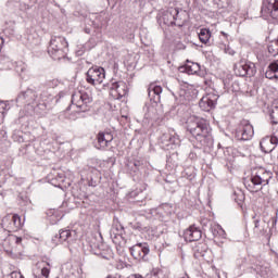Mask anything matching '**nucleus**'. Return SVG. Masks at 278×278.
I'll use <instances>...</instances> for the list:
<instances>
[{"instance_id":"f257e3e1","label":"nucleus","mask_w":278,"mask_h":278,"mask_svg":"<svg viewBox=\"0 0 278 278\" xmlns=\"http://www.w3.org/2000/svg\"><path fill=\"white\" fill-rule=\"evenodd\" d=\"M187 130L200 142V147H207L212 142V129L205 119L191 116L187 121Z\"/></svg>"},{"instance_id":"f03ea898","label":"nucleus","mask_w":278,"mask_h":278,"mask_svg":"<svg viewBox=\"0 0 278 278\" xmlns=\"http://www.w3.org/2000/svg\"><path fill=\"white\" fill-rule=\"evenodd\" d=\"M273 179V172L264 167L256 168L252 172L250 181L245 182V188L249 192H260L264 186H268Z\"/></svg>"},{"instance_id":"7ed1b4c3","label":"nucleus","mask_w":278,"mask_h":278,"mask_svg":"<svg viewBox=\"0 0 278 278\" xmlns=\"http://www.w3.org/2000/svg\"><path fill=\"white\" fill-rule=\"evenodd\" d=\"M68 51V41L63 36H52L48 47V53L52 60H62Z\"/></svg>"},{"instance_id":"20e7f679","label":"nucleus","mask_w":278,"mask_h":278,"mask_svg":"<svg viewBox=\"0 0 278 278\" xmlns=\"http://www.w3.org/2000/svg\"><path fill=\"white\" fill-rule=\"evenodd\" d=\"M72 105L79 109V112H88L92 105V91L78 90L72 94Z\"/></svg>"},{"instance_id":"39448f33","label":"nucleus","mask_w":278,"mask_h":278,"mask_svg":"<svg viewBox=\"0 0 278 278\" xmlns=\"http://www.w3.org/2000/svg\"><path fill=\"white\" fill-rule=\"evenodd\" d=\"M163 23L167 27H184L186 20L181 18L179 9L170 8L163 13Z\"/></svg>"},{"instance_id":"423d86ee","label":"nucleus","mask_w":278,"mask_h":278,"mask_svg":"<svg viewBox=\"0 0 278 278\" xmlns=\"http://www.w3.org/2000/svg\"><path fill=\"white\" fill-rule=\"evenodd\" d=\"M160 144L165 151H170V149H177L181 144V139L176 131L165 132L160 137Z\"/></svg>"},{"instance_id":"0eeeda50","label":"nucleus","mask_w":278,"mask_h":278,"mask_svg":"<svg viewBox=\"0 0 278 278\" xmlns=\"http://www.w3.org/2000/svg\"><path fill=\"white\" fill-rule=\"evenodd\" d=\"M1 227L9 233H14L23 227V222L18 214L7 215L1 220Z\"/></svg>"},{"instance_id":"6e6552de","label":"nucleus","mask_w":278,"mask_h":278,"mask_svg":"<svg viewBox=\"0 0 278 278\" xmlns=\"http://www.w3.org/2000/svg\"><path fill=\"white\" fill-rule=\"evenodd\" d=\"M261 14L265 20L278 21V0H263Z\"/></svg>"},{"instance_id":"1a4fd4ad","label":"nucleus","mask_w":278,"mask_h":278,"mask_svg":"<svg viewBox=\"0 0 278 278\" xmlns=\"http://www.w3.org/2000/svg\"><path fill=\"white\" fill-rule=\"evenodd\" d=\"M103 79H105V68L103 67H91L86 73V81L91 86L103 84Z\"/></svg>"},{"instance_id":"9d476101","label":"nucleus","mask_w":278,"mask_h":278,"mask_svg":"<svg viewBox=\"0 0 278 278\" xmlns=\"http://www.w3.org/2000/svg\"><path fill=\"white\" fill-rule=\"evenodd\" d=\"M255 130L253 129V125H251L249 121L243 119L235 132V138L236 140L248 141L253 138Z\"/></svg>"},{"instance_id":"9b49d317","label":"nucleus","mask_w":278,"mask_h":278,"mask_svg":"<svg viewBox=\"0 0 278 278\" xmlns=\"http://www.w3.org/2000/svg\"><path fill=\"white\" fill-rule=\"evenodd\" d=\"M256 73L255 63L241 61L235 65V75L238 77H253Z\"/></svg>"},{"instance_id":"f8f14e48","label":"nucleus","mask_w":278,"mask_h":278,"mask_svg":"<svg viewBox=\"0 0 278 278\" xmlns=\"http://www.w3.org/2000/svg\"><path fill=\"white\" fill-rule=\"evenodd\" d=\"M37 99L38 93L33 89H27L17 96L16 103L20 108H22V105H34Z\"/></svg>"},{"instance_id":"ddd939ff","label":"nucleus","mask_w":278,"mask_h":278,"mask_svg":"<svg viewBox=\"0 0 278 278\" xmlns=\"http://www.w3.org/2000/svg\"><path fill=\"white\" fill-rule=\"evenodd\" d=\"M127 92H129V89L123 80L114 81L110 86V94L113 99L119 100L122 97H126Z\"/></svg>"},{"instance_id":"4468645a","label":"nucleus","mask_w":278,"mask_h":278,"mask_svg":"<svg viewBox=\"0 0 278 278\" xmlns=\"http://www.w3.org/2000/svg\"><path fill=\"white\" fill-rule=\"evenodd\" d=\"M77 237V232L75 230H60L59 236H54L52 238V243L54 247H58V244H62V242H73V240Z\"/></svg>"},{"instance_id":"2eb2a0df","label":"nucleus","mask_w":278,"mask_h":278,"mask_svg":"<svg viewBox=\"0 0 278 278\" xmlns=\"http://www.w3.org/2000/svg\"><path fill=\"white\" fill-rule=\"evenodd\" d=\"M149 253V244L147 243H138L130 248V255H132L135 260H143V262H147Z\"/></svg>"},{"instance_id":"dca6fc26","label":"nucleus","mask_w":278,"mask_h":278,"mask_svg":"<svg viewBox=\"0 0 278 278\" xmlns=\"http://www.w3.org/2000/svg\"><path fill=\"white\" fill-rule=\"evenodd\" d=\"M218 101V96L215 93H207L206 96L202 97V99L199 102L200 109L203 110V112H210L216 108V103Z\"/></svg>"},{"instance_id":"f3484780","label":"nucleus","mask_w":278,"mask_h":278,"mask_svg":"<svg viewBox=\"0 0 278 278\" xmlns=\"http://www.w3.org/2000/svg\"><path fill=\"white\" fill-rule=\"evenodd\" d=\"M97 140L98 142L96 144V149L104 151V149H108V147H110L112 140H114V136L112 135V132L100 131L97 135Z\"/></svg>"},{"instance_id":"a211bd4d","label":"nucleus","mask_w":278,"mask_h":278,"mask_svg":"<svg viewBox=\"0 0 278 278\" xmlns=\"http://www.w3.org/2000/svg\"><path fill=\"white\" fill-rule=\"evenodd\" d=\"M278 144V138L276 136L266 137L261 140L260 147L263 153H273Z\"/></svg>"},{"instance_id":"6ab92c4d","label":"nucleus","mask_w":278,"mask_h":278,"mask_svg":"<svg viewBox=\"0 0 278 278\" xmlns=\"http://www.w3.org/2000/svg\"><path fill=\"white\" fill-rule=\"evenodd\" d=\"M184 236L187 242H197L200 238H202L203 233L199 227L191 225L185 230Z\"/></svg>"},{"instance_id":"aec40b11","label":"nucleus","mask_w":278,"mask_h":278,"mask_svg":"<svg viewBox=\"0 0 278 278\" xmlns=\"http://www.w3.org/2000/svg\"><path fill=\"white\" fill-rule=\"evenodd\" d=\"M162 86L156 84H150L148 88V97L150 98V101H154V103H160V100L162 99Z\"/></svg>"},{"instance_id":"412c9836","label":"nucleus","mask_w":278,"mask_h":278,"mask_svg":"<svg viewBox=\"0 0 278 278\" xmlns=\"http://www.w3.org/2000/svg\"><path fill=\"white\" fill-rule=\"evenodd\" d=\"M181 68L182 73H187V75H197V73L201 71V65L199 63L187 61V64Z\"/></svg>"},{"instance_id":"4be33fe9","label":"nucleus","mask_w":278,"mask_h":278,"mask_svg":"<svg viewBox=\"0 0 278 278\" xmlns=\"http://www.w3.org/2000/svg\"><path fill=\"white\" fill-rule=\"evenodd\" d=\"M206 254H207V244L198 243L195 247H193V255L195 260H199L200 257H205Z\"/></svg>"},{"instance_id":"5701e85b","label":"nucleus","mask_w":278,"mask_h":278,"mask_svg":"<svg viewBox=\"0 0 278 278\" xmlns=\"http://www.w3.org/2000/svg\"><path fill=\"white\" fill-rule=\"evenodd\" d=\"M125 232V228L119 223H114L111 228V238L115 240L118 238H123V233Z\"/></svg>"},{"instance_id":"b1692460","label":"nucleus","mask_w":278,"mask_h":278,"mask_svg":"<svg viewBox=\"0 0 278 278\" xmlns=\"http://www.w3.org/2000/svg\"><path fill=\"white\" fill-rule=\"evenodd\" d=\"M200 42L202 45H211L210 39L212 38V31L207 28L200 29V33L198 34Z\"/></svg>"},{"instance_id":"393cba45","label":"nucleus","mask_w":278,"mask_h":278,"mask_svg":"<svg viewBox=\"0 0 278 278\" xmlns=\"http://www.w3.org/2000/svg\"><path fill=\"white\" fill-rule=\"evenodd\" d=\"M268 53L271 55V58H277L278 55V39L270 41L267 46Z\"/></svg>"},{"instance_id":"a878e982","label":"nucleus","mask_w":278,"mask_h":278,"mask_svg":"<svg viewBox=\"0 0 278 278\" xmlns=\"http://www.w3.org/2000/svg\"><path fill=\"white\" fill-rule=\"evenodd\" d=\"M47 266H42L40 269L41 276H37L36 274H34L35 278H49V275L51 273V265L49 263H46Z\"/></svg>"},{"instance_id":"bb28decb","label":"nucleus","mask_w":278,"mask_h":278,"mask_svg":"<svg viewBox=\"0 0 278 278\" xmlns=\"http://www.w3.org/2000/svg\"><path fill=\"white\" fill-rule=\"evenodd\" d=\"M127 166L130 173H138L142 168V163L140 161L129 162Z\"/></svg>"},{"instance_id":"cd10ccee","label":"nucleus","mask_w":278,"mask_h":278,"mask_svg":"<svg viewBox=\"0 0 278 278\" xmlns=\"http://www.w3.org/2000/svg\"><path fill=\"white\" fill-rule=\"evenodd\" d=\"M51 182L56 188H62V184H64V174H58V176L53 178Z\"/></svg>"},{"instance_id":"c85d7f7f","label":"nucleus","mask_w":278,"mask_h":278,"mask_svg":"<svg viewBox=\"0 0 278 278\" xmlns=\"http://www.w3.org/2000/svg\"><path fill=\"white\" fill-rule=\"evenodd\" d=\"M8 110H10L8 103L0 101V123H2L3 118H5V112H8Z\"/></svg>"},{"instance_id":"c756f323","label":"nucleus","mask_w":278,"mask_h":278,"mask_svg":"<svg viewBox=\"0 0 278 278\" xmlns=\"http://www.w3.org/2000/svg\"><path fill=\"white\" fill-rule=\"evenodd\" d=\"M271 125H278V106H274L270 111Z\"/></svg>"},{"instance_id":"7c9ffc66","label":"nucleus","mask_w":278,"mask_h":278,"mask_svg":"<svg viewBox=\"0 0 278 278\" xmlns=\"http://www.w3.org/2000/svg\"><path fill=\"white\" fill-rule=\"evenodd\" d=\"M253 273L256 275H260L261 277H266L268 275V268L263 266H256L255 268H252Z\"/></svg>"},{"instance_id":"2f4dec72","label":"nucleus","mask_w":278,"mask_h":278,"mask_svg":"<svg viewBox=\"0 0 278 278\" xmlns=\"http://www.w3.org/2000/svg\"><path fill=\"white\" fill-rule=\"evenodd\" d=\"M46 86L47 88H58V86H60V80L56 78L48 79L46 80Z\"/></svg>"},{"instance_id":"473e14b6","label":"nucleus","mask_w":278,"mask_h":278,"mask_svg":"<svg viewBox=\"0 0 278 278\" xmlns=\"http://www.w3.org/2000/svg\"><path fill=\"white\" fill-rule=\"evenodd\" d=\"M27 72V64L20 62L16 66V73H20V75H23V73Z\"/></svg>"},{"instance_id":"72a5a7b5","label":"nucleus","mask_w":278,"mask_h":278,"mask_svg":"<svg viewBox=\"0 0 278 278\" xmlns=\"http://www.w3.org/2000/svg\"><path fill=\"white\" fill-rule=\"evenodd\" d=\"M235 197H237L235 199L237 203H242V201H244V192H242V190L235 191Z\"/></svg>"},{"instance_id":"f704fd0d","label":"nucleus","mask_w":278,"mask_h":278,"mask_svg":"<svg viewBox=\"0 0 278 278\" xmlns=\"http://www.w3.org/2000/svg\"><path fill=\"white\" fill-rule=\"evenodd\" d=\"M91 251L94 253V255H101V252L99 249H101V244L99 243H90Z\"/></svg>"},{"instance_id":"c9c22d12","label":"nucleus","mask_w":278,"mask_h":278,"mask_svg":"<svg viewBox=\"0 0 278 278\" xmlns=\"http://www.w3.org/2000/svg\"><path fill=\"white\" fill-rule=\"evenodd\" d=\"M268 71L271 73H278V60L268 65Z\"/></svg>"},{"instance_id":"e433bc0d","label":"nucleus","mask_w":278,"mask_h":278,"mask_svg":"<svg viewBox=\"0 0 278 278\" xmlns=\"http://www.w3.org/2000/svg\"><path fill=\"white\" fill-rule=\"evenodd\" d=\"M151 275H152V277L160 278V277H162L163 271H162V269L156 267V268L152 269Z\"/></svg>"},{"instance_id":"4c0bfd02","label":"nucleus","mask_w":278,"mask_h":278,"mask_svg":"<svg viewBox=\"0 0 278 278\" xmlns=\"http://www.w3.org/2000/svg\"><path fill=\"white\" fill-rule=\"evenodd\" d=\"M213 235L216 237V236H220V238H225L226 233H225V230L220 227H217V232H216V229H214V232Z\"/></svg>"},{"instance_id":"58836bf2","label":"nucleus","mask_w":278,"mask_h":278,"mask_svg":"<svg viewBox=\"0 0 278 278\" xmlns=\"http://www.w3.org/2000/svg\"><path fill=\"white\" fill-rule=\"evenodd\" d=\"M40 99L43 103H49L50 99H52L51 94L47 96V93L43 91L40 94Z\"/></svg>"},{"instance_id":"ea45409f","label":"nucleus","mask_w":278,"mask_h":278,"mask_svg":"<svg viewBox=\"0 0 278 278\" xmlns=\"http://www.w3.org/2000/svg\"><path fill=\"white\" fill-rule=\"evenodd\" d=\"M225 53H228V55H236V51L231 49L229 46L225 48Z\"/></svg>"},{"instance_id":"a19ab883","label":"nucleus","mask_w":278,"mask_h":278,"mask_svg":"<svg viewBox=\"0 0 278 278\" xmlns=\"http://www.w3.org/2000/svg\"><path fill=\"white\" fill-rule=\"evenodd\" d=\"M265 77L267 79H275V73L270 72L269 70L265 73Z\"/></svg>"},{"instance_id":"79ce46f5","label":"nucleus","mask_w":278,"mask_h":278,"mask_svg":"<svg viewBox=\"0 0 278 278\" xmlns=\"http://www.w3.org/2000/svg\"><path fill=\"white\" fill-rule=\"evenodd\" d=\"M10 277H11V278H25V277H23V276L21 275V273H18V271H13V273H11Z\"/></svg>"},{"instance_id":"37998d69","label":"nucleus","mask_w":278,"mask_h":278,"mask_svg":"<svg viewBox=\"0 0 278 278\" xmlns=\"http://www.w3.org/2000/svg\"><path fill=\"white\" fill-rule=\"evenodd\" d=\"M189 160H192V161L197 160V153L190 152L189 153Z\"/></svg>"},{"instance_id":"c03bdc74","label":"nucleus","mask_w":278,"mask_h":278,"mask_svg":"<svg viewBox=\"0 0 278 278\" xmlns=\"http://www.w3.org/2000/svg\"><path fill=\"white\" fill-rule=\"evenodd\" d=\"M254 227L255 229H260V219L254 220Z\"/></svg>"},{"instance_id":"a18cd8bd","label":"nucleus","mask_w":278,"mask_h":278,"mask_svg":"<svg viewBox=\"0 0 278 278\" xmlns=\"http://www.w3.org/2000/svg\"><path fill=\"white\" fill-rule=\"evenodd\" d=\"M127 278H143V277L138 274H132V275L128 276Z\"/></svg>"},{"instance_id":"49530a36","label":"nucleus","mask_w":278,"mask_h":278,"mask_svg":"<svg viewBox=\"0 0 278 278\" xmlns=\"http://www.w3.org/2000/svg\"><path fill=\"white\" fill-rule=\"evenodd\" d=\"M15 242H16V244H21L23 242V238L16 237Z\"/></svg>"},{"instance_id":"de8ad7c7","label":"nucleus","mask_w":278,"mask_h":278,"mask_svg":"<svg viewBox=\"0 0 278 278\" xmlns=\"http://www.w3.org/2000/svg\"><path fill=\"white\" fill-rule=\"evenodd\" d=\"M177 49H186V45H184V43H178V45H177Z\"/></svg>"},{"instance_id":"09e8293b","label":"nucleus","mask_w":278,"mask_h":278,"mask_svg":"<svg viewBox=\"0 0 278 278\" xmlns=\"http://www.w3.org/2000/svg\"><path fill=\"white\" fill-rule=\"evenodd\" d=\"M90 28H85V34H90Z\"/></svg>"},{"instance_id":"8fccbe9b","label":"nucleus","mask_w":278,"mask_h":278,"mask_svg":"<svg viewBox=\"0 0 278 278\" xmlns=\"http://www.w3.org/2000/svg\"><path fill=\"white\" fill-rule=\"evenodd\" d=\"M224 86H229V81L224 80Z\"/></svg>"},{"instance_id":"3c124183","label":"nucleus","mask_w":278,"mask_h":278,"mask_svg":"<svg viewBox=\"0 0 278 278\" xmlns=\"http://www.w3.org/2000/svg\"><path fill=\"white\" fill-rule=\"evenodd\" d=\"M222 36H226V37H227V33H225V31H222Z\"/></svg>"},{"instance_id":"603ef678","label":"nucleus","mask_w":278,"mask_h":278,"mask_svg":"<svg viewBox=\"0 0 278 278\" xmlns=\"http://www.w3.org/2000/svg\"><path fill=\"white\" fill-rule=\"evenodd\" d=\"M0 42H1V45H3V38H1V37H0Z\"/></svg>"},{"instance_id":"864d4df0","label":"nucleus","mask_w":278,"mask_h":278,"mask_svg":"<svg viewBox=\"0 0 278 278\" xmlns=\"http://www.w3.org/2000/svg\"><path fill=\"white\" fill-rule=\"evenodd\" d=\"M104 257V260H110V257H108V256H103Z\"/></svg>"},{"instance_id":"5fc2aeb1","label":"nucleus","mask_w":278,"mask_h":278,"mask_svg":"<svg viewBox=\"0 0 278 278\" xmlns=\"http://www.w3.org/2000/svg\"><path fill=\"white\" fill-rule=\"evenodd\" d=\"M98 20L100 21V20H101V16H98Z\"/></svg>"}]
</instances>
